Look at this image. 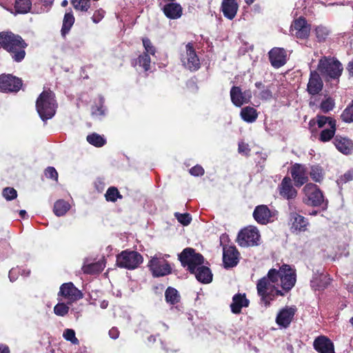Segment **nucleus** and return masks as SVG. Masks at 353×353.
I'll return each mask as SVG.
<instances>
[{
    "label": "nucleus",
    "mask_w": 353,
    "mask_h": 353,
    "mask_svg": "<svg viewBox=\"0 0 353 353\" xmlns=\"http://www.w3.org/2000/svg\"><path fill=\"white\" fill-rule=\"evenodd\" d=\"M296 281V270L290 265L283 264L279 270L270 269L267 276L258 281L257 293L261 301L268 305L274 297L284 296L285 294L279 290V287L287 292L294 286Z\"/></svg>",
    "instance_id": "f257e3e1"
},
{
    "label": "nucleus",
    "mask_w": 353,
    "mask_h": 353,
    "mask_svg": "<svg viewBox=\"0 0 353 353\" xmlns=\"http://www.w3.org/2000/svg\"><path fill=\"white\" fill-rule=\"evenodd\" d=\"M0 46L10 54L16 62H21L26 56L27 43L18 34L11 32H0Z\"/></svg>",
    "instance_id": "f03ea898"
},
{
    "label": "nucleus",
    "mask_w": 353,
    "mask_h": 353,
    "mask_svg": "<svg viewBox=\"0 0 353 353\" xmlns=\"http://www.w3.org/2000/svg\"><path fill=\"white\" fill-rule=\"evenodd\" d=\"M54 94L51 90H44L36 102L37 110L43 121L51 119L56 112L57 103Z\"/></svg>",
    "instance_id": "7ed1b4c3"
},
{
    "label": "nucleus",
    "mask_w": 353,
    "mask_h": 353,
    "mask_svg": "<svg viewBox=\"0 0 353 353\" xmlns=\"http://www.w3.org/2000/svg\"><path fill=\"white\" fill-rule=\"evenodd\" d=\"M318 70L327 80L339 79L343 68L342 64L336 58L332 57H322L318 64Z\"/></svg>",
    "instance_id": "20e7f679"
},
{
    "label": "nucleus",
    "mask_w": 353,
    "mask_h": 353,
    "mask_svg": "<svg viewBox=\"0 0 353 353\" xmlns=\"http://www.w3.org/2000/svg\"><path fill=\"white\" fill-rule=\"evenodd\" d=\"M304 197L303 202L310 206L322 207L323 210L327 208V200L325 199L322 191L319 187L312 183H307L303 189Z\"/></svg>",
    "instance_id": "39448f33"
},
{
    "label": "nucleus",
    "mask_w": 353,
    "mask_h": 353,
    "mask_svg": "<svg viewBox=\"0 0 353 353\" xmlns=\"http://www.w3.org/2000/svg\"><path fill=\"white\" fill-rule=\"evenodd\" d=\"M169 257V254H163L160 252L151 257L148 263V268L154 277L165 276L171 274V265L165 259Z\"/></svg>",
    "instance_id": "423d86ee"
},
{
    "label": "nucleus",
    "mask_w": 353,
    "mask_h": 353,
    "mask_svg": "<svg viewBox=\"0 0 353 353\" xmlns=\"http://www.w3.org/2000/svg\"><path fill=\"white\" fill-rule=\"evenodd\" d=\"M179 260L181 265L187 268L190 272H195V269L204 262V258L200 253L195 252L192 248H185L182 252L179 254Z\"/></svg>",
    "instance_id": "0eeeda50"
},
{
    "label": "nucleus",
    "mask_w": 353,
    "mask_h": 353,
    "mask_svg": "<svg viewBox=\"0 0 353 353\" xmlns=\"http://www.w3.org/2000/svg\"><path fill=\"white\" fill-rule=\"evenodd\" d=\"M143 261V256L137 251L126 250L117 256V265L128 270L137 268Z\"/></svg>",
    "instance_id": "6e6552de"
},
{
    "label": "nucleus",
    "mask_w": 353,
    "mask_h": 353,
    "mask_svg": "<svg viewBox=\"0 0 353 353\" xmlns=\"http://www.w3.org/2000/svg\"><path fill=\"white\" fill-rule=\"evenodd\" d=\"M236 241L241 247L258 245L260 241L259 232L256 227L245 228L239 232Z\"/></svg>",
    "instance_id": "1a4fd4ad"
},
{
    "label": "nucleus",
    "mask_w": 353,
    "mask_h": 353,
    "mask_svg": "<svg viewBox=\"0 0 353 353\" xmlns=\"http://www.w3.org/2000/svg\"><path fill=\"white\" fill-rule=\"evenodd\" d=\"M181 61L190 70H197L200 68V61L192 43L185 46V52L181 55Z\"/></svg>",
    "instance_id": "9d476101"
},
{
    "label": "nucleus",
    "mask_w": 353,
    "mask_h": 353,
    "mask_svg": "<svg viewBox=\"0 0 353 353\" xmlns=\"http://www.w3.org/2000/svg\"><path fill=\"white\" fill-rule=\"evenodd\" d=\"M22 85V81L10 74L0 75V91L3 92H17Z\"/></svg>",
    "instance_id": "9b49d317"
},
{
    "label": "nucleus",
    "mask_w": 353,
    "mask_h": 353,
    "mask_svg": "<svg viewBox=\"0 0 353 353\" xmlns=\"http://www.w3.org/2000/svg\"><path fill=\"white\" fill-rule=\"evenodd\" d=\"M310 25L303 17L295 19L290 27L291 34L301 39L307 38L310 35Z\"/></svg>",
    "instance_id": "f8f14e48"
},
{
    "label": "nucleus",
    "mask_w": 353,
    "mask_h": 353,
    "mask_svg": "<svg viewBox=\"0 0 353 353\" xmlns=\"http://www.w3.org/2000/svg\"><path fill=\"white\" fill-rule=\"evenodd\" d=\"M59 295L67 299L68 304H71L83 297L82 292L71 282L61 285Z\"/></svg>",
    "instance_id": "ddd939ff"
},
{
    "label": "nucleus",
    "mask_w": 353,
    "mask_h": 353,
    "mask_svg": "<svg viewBox=\"0 0 353 353\" xmlns=\"http://www.w3.org/2000/svg\"><path fill=\"white\" fill-rule=\"evenodd\" d=\"M252 96L250 90L243 91L239 86H233L230 90L231 101L237 107L248 103L252 99Z\"/></svg>",
    "instance_id": "4468645a"
},
{
    "label": "nucleus",
    "mask_w": 353,
    "mask_h": 353,
    "mask_svg": "<svg viewBox=\"0 0 353 353\" xmlns=\"http://www.w3.org/2000/svg\"><path fill=\"white\" fill-rule=\"evenodd\" d=\"M290 174L297 188L301 187L308 181V172L304 165L295 163L291 168Z\"/></svg>",
    "instance_id": "2eb2a0df"
},
{
    "label": "nucleus",
    "mask_w": 353,
    "mask_h": 353,
    "mask_svg": "<svg viewBox=\"0 0 353 353\" xmlns=\"http://www.w3.org/2000/svg\"><path fill=\"white\" fill-rule=\"evenodd\" d=\"M279 195L288 201L294 199L297 196V190L294 188L292 179L285 176L278 186Z\"/></svg>",
    "instance_id": "dca6fc26"
},
{
    "label": "nucleus",
    "mask_w": 353,
    "mask_h": 353,
    "mask_svg": "<svg viewBox=\"0 0 353 353\" xmlns=\"http://www.w3.org/2000/svg\"><path fill=\"white\" fill-rule=\"evenodd\" d=\"M269 59L272 65L279 68L287 61V52L282 48H274L269 52Z\"/></svg>",
    "instance_id": "f3484780"
},
{
    "label": "nucleus",
    "mask_w": 353,
    "mask_h": 353,
    "mask_svg": "<svg viewBox=\"0 0 353 353\" xmlns=\"http://www.w3.org/2000/svg\"><path fill=\"white\" fill-rule=\"evenodd\" d=\"M239 252L234 246L223 248V261L225 268H232L239 262Z\"/></svg>",
    "instance_id": "a211bd4d"
},
{
    "label": "nucleus",
    "mask_w": 353,
    "mask_h": 353,
    "mask_svg": "<svg viewBox=\"0 0 353 353\" xmlns=\"http://www.w3.org/2000/svg\"><path fill=\"white\" fill-rule=\"evenodd\" d=\"M253 217L258 223L265 225L271 221L272 214L267 205H260L255 208Z\"/></svg>",
    "instance_id": "6ab92c4d"
},
{
    "label": "nucleus",
    "mask_w": 353,
    "mask_h": 353,
    "mask_svg": "<svg viewBox=\"0 0 353 353\" xmlns=\"http://www.w3.org/2000/svg\"><path fill=\"white\" fill-rule=\"evenodd\" d=\"M296 312V308L294 307H285L278 314L276 321L283 327H287L290 324Z\"/></svg>",
    "instance_id": "aec40b11"
},
{
    "label": "nucleus",
    "mask_w": 353,
    "mask_h": 353,
    "mask_svg": "<svg viewBox=\"0 0 353 353\" xmlns=\"http://www.w3.org/2000/svg\"><path fill=\"white\" fill-rule=\"evenodd\" d=\"M314 347L319 353H334L333 343L324 336H319L314 340Z\"/></svg>",
    "instance_id": "412c9836"
},
{
    "label": "nucleus",
    "mask_w": 353,
    "mask_h": 353,
    "mask_svg": "<svg viewBox=\"0 0 353 353\" xmlns=\"http://www.w3.org/2000/svg\"><path fill=\"white\" fill-rule=\"evenodd\" d=\"M323 85V81L319 74L316 71H312L307 88L309 94L312 95L318 94L321 91Z\"/></svg>",
    "instance_id": "4be33fe9"
},
{
    "label": "nucleus",
    "mask_w": 353,
    "mask_h": 353,
    "mask_svg": "<svg viewBox=\"0 0 353 353\" xmlns=\"http://www.w3.org/2000/svg\"><path fill=\"white\" fill-rule=\"evenodd\" d=\"M334 144L343 154H350L353 152V142L347 138L336 135L334 139Z\"/></svg>",
    "instance_id": "5701e85b"
},
{
    "label": "nucleus",
    "mask_w": 353,
    "mask_h": 353,
    "mask_svg": "<svg viewBox=\"0 0 353 353\" xmlns=\"http://www.w3.org/2000/svg\"><path fill=\"white\" fill-rule=\"evenodd\" d=\"M249 300L246 298L245 294L238 293L233 296L232 302L230 304L231 311L234 314H240L242 307H248Z\"/></svg>",
    "instance_id": "b1692460"
},
{
    "label": "nucleus",
    "mask_w": 353,
    "mask_h": 353,
    "mask_svg": "<svg viewBox=\"0 0 353 353\" xmlns=\"http://www.w3.org/2000/svg\"><path fill=\"white\" fill-rule=\"evenodd\" d=\"M163 11L168 18L176 19L181 17L183 10L180 4L171 2L163 6Z\"/></svg>",
    "instance_id": "393cba45"
},
{
    "label": "nucleus",
    "mask_w": 353,
    "mask_h": 353,
    "mask_svg": "<svg viewBox=\"0 0 353 353\" xmlns=\"http://www.w3.org/2000/svg\"><path fill=\"white\" fill-rule=\"evenodd\" d=\"M221 8L223 15L229 19H232L236 14L239 6L236 0H223Z\"/></svg>",
    "instance_id": "a878e982"
},
{
    "label": "nucleus",
    "mask_w": 353,
    "mask_h": 353,
    "mask_svg": "<svg viewBox=\"0 0 353 353\" xmlns=\"http://www.w3.org/2000/svg\"><path fill=\"white\" fill-rule=\"evenodd\" d=\"M194 274L196 279L203 283H209L212 281V274L209 268L202 265H199L195 269V272H191Z\"/></svg>",
    "instance_id": "bb28decb"
},
{
    "label": "nucleus",
    "mask_w": 353,
    "mask_h": 353,
    "mask_svg": "<svg viewBox=\"0 0 353 353\" xmlns=\"http://www.w3.org/2000/svg\"><path fill=\"white\" fill-rule=\"evenodd\" d=\"M290 221L292 229L299 232H304L307 230L308 222L303 216L296 212H292L290 213Z\"/></svg>",
    "instance_id": "cd10ccee"
},
{
    "label": "nucleus",
    "mask_w": 353,
    "mask_h": 353,
    "mask_svg": "<svg viewBox=\"0 0 353 353\" xmlns=\"http://www.w3.org/2000/svg\"><path fill=\"white\" fill-rule=\"evenodd\" d=\"M330 283V279L325 274H316L310 281L311 287L315 290L325 288Z\"/></svg>",
    "instance_id": "c85d7f7f"
},
{
    "label": "nucleus",
    "mask_w": 353,
    "mask_h": 353,
    "mask_svg": "<svg viewBox=\"0 0 353 353\" xmlns=\"http://www.w3.org/2000/svg\"><path fill=\"white\" fill-rule=\"evenodd\" d=\"M255 86L261 90L259 98L264 101H268L273 98L272 91L274 90L273 84L265 86L261 82H256Z\"/></svg>",
    "instance_id": "c756f323"
},
{
    "label": "nucleus",
    "mask_w": 353,
    "mask_h": 353,
    "mask_svg": "<svg viewBox=\"0 0 353 353\" xmlns=\"http://www.w3.org/2000/svg\"><path fill=\"white\" fill-rule=\"evenodd\" d=\"M241 117L245 121L252 123L257 119L258 114L254 108L247 106L241 109Z\"/></svg>",
    "instance_id": "7c9ffc66"
},
{
    "label": "nucleus",
    "mask_w": 353,
    "mask_h": 353,
    "mask_svg": "<svg viewBox=\"0 0 353 353\" xmlns=\"http://www.w3.org/2000/svg\"><path fill=\"white\" fill-rule=\"evenodd\" d=\"M70 205L64 200H58L54 205V213L58 216H61L70 210Z\"/></svg>",
    "instance_id": "2f4dec72"
},
{
    "label": "nucleus",
    "mask_w": 353,
    "mask_h": 353,
    "mask_svg": "<svg viewBox=\"0 0 353 353\" xmlns=\"http://www.w3.org/2000/svg\"><path fill=\"white\" fill-rule=\"evenodd\" d=\"M336 130V123H332V125L328 128L323 129L319 137V140L321 142H327L334 136Z\"/></svg>",
    "instance_id": "473e14b6"
},
{
    "label": "nucleus",
    "mask_w": 353,
    "mask_h": 353,
    "mask_svg": "<svg viewBox=\"0 0 353 353\" xmlns=\"http://www.w3.org/2000/svg\"><path fill=\"white\" fill-rule=\"evenodd\" d=\"M105 267L103 262L98 261L93 263L85 264L82 270L85 274H96L101 272Z\"/></svg>",
    "instance_id": "72a5a7b5"
},
{
    "label": "nucleus",
    "mask_w": 353,
    "mask_h": 353,
    "mask_svg": "<svg viewBox=\"0 0 353 353\" xmlns=\"http://www.w3.org/2000/svg\"><path fill=\"white\" fill-rule=\"evenodd\" d=\"M74 17L72 13V12H67L64 15L63 26L61 28V34L65 37L66 34H68L74 24Z\"/></svg>",
    "instance_id": "f704fd0d"
},
{
    "label": "nucleus",
    "mask_w": 353,
    "mask_h": 353,
    "mask_svg": "<svg viewBox=\"0 0 353 353\" xmlns=\"http://www.w3.org/2000/svg\"><path fill=\"white\" fill-rule=\"evenodd\" d=\"M32 7L31 0H15L14 8L17 13H28Z\"/></svg>",
    "instance_id": "c9c22d12"
},
{
    "label": "nucleus",
    "mask_w": 353,
    "mask_h": 353,
    "mask_svg": "<svg viewBox=\"0 0 353 353\" xmlns=\"http://www.w3.org/2000/svg\"><path fill=\"white\" fill-rule=\"evenodd\" d=\"M165 300L172 305L176 304L179 301L180 296L178 291L172 287H168L165 292Z\"/></svg>",
    "instance_id": "e433bc0d"
},
{
    "label": "nucleus",
    "mask_w": 353,
    "mask_h": 353,
    "mask_svg": "<svg viewBox=\"0 0 353 353\" xmlns=\"http://www.w3.org/2000/svg\"><path fill=\"white\" fill-rule=\"evenodd\" d=\"M86 139L90 144L96 147H101L106 143L105 139L102 136L97 133H92L88 135Z\"/></svg>",
    "instance_id": "4c0bfd02"
},
{
    "label": "nucleus",
    "mask_w": 353,
    "mask_h": 353,
    "mask_svg": "<svg viewBox=\"0 0 353 353\" xmlns=\"http://www.w3.org/2000/svg\"><path fill=\"white\" fill-rule=\"evenodd\" d=\"M309 174L312 179L315 182L320 183L323 179V170L319 165L312 166Z\"/></svg>",
    "instance_id": "58836bf2"
},
{
    "label": "nucleus",
    "mask_w": 353,
    "mask_h": 353,
    "mask_svg": "<svg viewBox=\"0 0 353 353\" xmlns=\"http://www.w3.org/2000/svg\"><path fill=\"white\" fill-rule=\"evenodd\" d=\"M316 122L319 128H323L327 123L328 127L332 125V123H336L335 119L330 117L318 114L316 117Z\"/></svg>",
    "instance_id": "ea45409f"
},
{
    "label": "nucleus",
    "mask_w": 353,
    "mask_h": 353,
    "mask_svg": "<svg viewBox=\"0 0 353 353\" xmlns=\"http://www.w3.org/2000/svg\"><path fill=\"white\" fill-rule=\"evenodd\" d=\"M105 196L108 201L112 202H115L117 199L122 198V195L119 193V190L115 187L109 188L106 191Z\"/></svg>",
    "instance_id": "a19ab883"
},
{
    "label": "nucleus",
    "mask_w": 353,
    "mask_h": 353,
    "mask_svg": "<svg viewBox=\"0 0 353 353\" xmlns=\"http://www.w3.org/2000/svg\"><path fill=\"white\" fill-rule=\"evenodd\" d=\"M315 34L319 42H322L325 40L329 34L327 28L323 26H319L315 28Z\"/></svg>",
    "instance_id": "79ce46f5"
},
{
    "label": "nucleus",
    "mask_w": 353,
    "mask_h": 353,
    "mask_svg": "<svg viewBox=\"0 0 353 353\" xmlns=\"http://www.w3.org/2000/svg\"><path fill=\"white\" fill-rule=\"evenodd\" d=\"M151 59L150 54L143 53L138 58V63L141 66L145 71H148L150 68Z\"/></svg>",
    "instance_id": "37998d69"
},
{
    "label": "nucleus",
    "mask_w": 353,
    "mask_h": 353,
    "mask_svg": "<svg viewBox=\"0 0 353 353\" xmlns=\"http://www.w3.org/2000/svg\"><path fill=\"white\" fill-rule=\"evenodd\" d=\"M334 101L331 97H327L323 100L320 105V108L323 113H327L334 108Z\"/></svg>",
    "instance_id": "c03bdc74"
},
{
    "label": "nucleus",
    "mask_w": 353,
    "mask_h": 353,
    "mask_svg": "<svg viewBox=\"0 0 353 353\" xmlns=\"http://www.w3.org/2000/svg\"><path fill=\"white\" fill-rule=\"evenodd\" d=\"M341 119L346 123L353 122V101L341 114Z\"/></svg>",
    "instance_id": "a18cd8bd"
},
{
    "label": "nucleus",
    "mask_w": 353,
    "mask_h": 353,
    "mask_svg": "<svg viewBox=\"0 0 353 353\" xmlns=\"http://www.w3.org/2000/svg\"><path fill=\"white\" fill-rule=\"evenodd\" d=\"M69 307L64 303H59L54 307V312L56 315L63 316L68 314Z\"/></svg>",
    "instance_id": "49530a36"
},
{
    "label": "nucleus",
    "mask_w": 353,
    "mask_h": 353,
    "mask_svg": "<svg viewBox=\"0 0 353 353\" xmlns=\"http://www.w3.org/2000/svg\"><path fill=\"white\" fill-rule=\"evenodd\" d=\"M63 336L65 340L70 341L74 345H77L79 343L78 339L75 336V332L72 329L65 330Z\"/></svg>",
    "instance_id": "de8ad7c7"
},
{
    "label": "nucleus",
    "mask_w": 353,
    "mask_h": 353,
    "mask_svg": "<svg viewBox=\"0 0 353 353\" xmlns=\"http://www.w3.org/2000/svg\"><path fill=\"white\" fill-rule=\"evenodd\" d=\"M174 216L177 221L183 225H188L192 221V217L189 213L181 214L179 212H175Z\"/></svg>",
    "instance_id": "09e8293b"
},
{
    "label": "nucleus",
    "mask_w": 353,
    "mask_h": 353,
    "mask_svg": "<svg viewBox=\"0 0 353 353\" xmlns=\"http://www.w3.org/2000/svg\"><path fill=\"white\" fill-rule=\"evenodd\" d=\"M353 181V168L347 170L339 179H337L336 182L338 185H343L347 182Z\"/></svg>",
    "instance_id": "8fccbe9b"
},
{
    "label": "nucleus",
    "mask_w": 353,
    "mask_h": 353,
    "mask_svg": "<svg viewBox=\"0 0 353 353\" xmlns=\"http://www.w3.org/2000/svg\"><path fill=\"white\" fill-rule=\"evenodd\" d=\"M2 194L3 197L8 200L11 201L17 196V192L13 188H6L3 190Z\"/></svg>",
    "instance_id": "3c124183"
},
{
    "label": "nucleus",
    "mask_w": 353,
    "mask_h": 353,
    "mask_svg": "<svg viewBox=\"0 0 353 353\" xmlns=\"http://www.w3.org/2000/svg\"><path fill=\"white\" fill-rule=\"evenodd\" d=\"M142 42L145 50L144 53L154 55L155 54L156 49L151 43L150 40L148 38H143Z\"/></svg>",
    "instance_id": "603ef678"
},
{
    "label": "nucleus",
    "mask_w": 353,
    "mask_h": 353,
    "mask_svg": "<svg viewBox=\"0 0 353 353\" xmlns=\"http://www.w3.org/2000/svg\"><path fill=\"white\" fill-rule=\"evenodd\" d=\"M45 175L47 178L54 179L57 181L58 179V173L54 168L53 167H48L45 170Z\"/></svg>",
    "instance_id": "864d4df0"
},
{
    "label": "nucleus",
    "mask_w": 353,
    "mask_h": 353,
    "mask_svg": "<svg viewBox=\"0 0 353 353\" xmlns=\"http://www.w3.org/2000/svg\"><path fill=\"white\" fill-rule=\"evenodd\" d=\"M190 173L195 176H202L204 174V170L201 165H196L190 170Z\"/></svg>",
    "instance_id": "5fc2aeb1"
},
{
    "label": "nucleus",
    "mask_w": 353,
    "mask_h": 353,
    "mask_svg": "<svg viewBox=\"0 0 353 353\" xmlns=\"http://www.w3.org/2000/svg\"><path fill=\"white\" fill-rule=\"evenodd\" d=\"M104 16V11L101 10L94 13L92 19L94 23H99Z\"/></svg>",
    "instance_id": "6e6d98bb"
},
{
    "label": "nucleus",
    "mask_w": 353,
    "mask_h": 353,
    "mask_svg": "<svg viewBox=\"0 0 353 353\" xmlns=\"http://www.w3.org/2000/svg\"><path fill=\"white\" fill-rule=\"evenodd\" d=\"M238 150H239V153L245 154H248V152H250V149L248 148V145L243 142H241L239 143Z\"/></svg>",
    "instance_id": "4d7b16f0"
},
{
    "label": "nucleus",
    "mask_w": 353,
    "mask_h": 353,
    "mask_svg": "<svg viewBox=\"0 0 353 353\" xmlns=\"http://www.w3.org/2000/svg\"><path fill=\"white\" fill-rule=\"evenodd\" d=\"M109 336L111 339L115 340L119 336V331L117 327H113L109 330Z\"/></svg>",
    "instance_id": "13d9d810"
},
{
    "label": "nucleus",
    "mask_w": 353,
    "mask_h": 353,
    "mask_svg": "<svg viewBox=\"0 0 353 353\" xmlns=\"http://www.w3.org/2000/svg\"><path fill=\"white\" fill-rule=\"evenodd\" d=\"M18 273L19 272L17 269L12 268L10 270L8 277L11 282H14L17 280Z\"/></svg>",
    "instance_id": "bf43d9fd"
},
{
    "label": "nucleus",
    "mask_w": 353,
    "mask_h": 353,
    "mask_svg": "<svg viewBox=\"0 0 353 353\" xmlns=\"http://www.w3.org/2000/svg\"><path fill=\"white\" fill-rule=\"evenodd\" d=\"M347 70H348L350 75L353 77V60L348 63Z\"/></svg>",
    "instance_id": "052dcab7"
},
{
    "label": "nucleus",
    "mask_w": 353,
    "mask_h": 353,
    "mask_svg": "<svg viewBox=\"0 0 353 353\" xmlns=\"http://www.w3.org/2000/svg\"><path fill=\"white\" fill-rule=\"evenodd\" d=\"M92 114H98V115H103V114H104V112L102 110V108H97L96 109H93Z\"/></svg>",
    "instance_id": "680f3d73"
},
{
    "label": "nucleus",
    "mask_w": 353,
    "mask_h": 353,
    "mask_svg": "<svg viewBox=\"0 0 353 353\" xmlns=\"http://www.w3.org/2000/svg\"><path fill=\"white\" fill-rule=\"evenodd\" d=\"M0 353H10L8 346L0 344Z\"/></svg>",
    "instance_id": "e2e57ef3"
},
{
    "label": "nucleus",
    "mask_w": 353,
    "mask_h": 353,
    "mask_svg": "<svg viewBox=\"0 0 353 353\" xmlns=\"http://www.w3.org/2000/svg\"><path fill=\"white\" fill-rule=\"evenodd\" d=\"M108 306V301L103 300L100 303V307L102 309H105Z\"/></svg>",
    "instance_id": "0e129e2a"
},
{
    "label": "nucleus",
    "mask_w": 353,
    "mask_h": 353,
    "mask_svg": "<svg viewBox=\"0 0 353 353\" xmlns=\"http://www.w3.org/2000/svg\"><path fill=\"white\" fill-rule=\"evenodd\" d=\"M19 215L21 216V218H24L25 216L26 215V211L24 210H21L19 211Z\"/></svg>",
    "instance_id": "69168bd1"
},
{
    "label": "nucleus",
    "mask_w": 353,
    "mask_h": 353,
    "mask_svg": "<svg viewBox=\"0 0 353 353\" xmlns=\"http://www.w3.org/2000/svg\"><path fill=\"white\" fill-rule=\"evenodd\" d=\"M68 4V2L67 0H63L62 2H61V6L63 7H65L67 6Z\"/></svg>",
    "instance_id": "338daca9"
},
{
    "label": "nucleus",
    "mask_w": 353,
    "mask_h": 353,
    "mask_svg": "<svg viewBox=\"0 0 353 353\" xmlns=\"http://www.w3.org/2000/svg\"><path fill=\"white\" fill-rule=\"evenodd\" d=\"M148 341H149L154 342V341H156V338H155L154 336H150L148 338Z\"/></svg>",
    "instance_id": "774afa93"
}]
</instances>
